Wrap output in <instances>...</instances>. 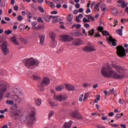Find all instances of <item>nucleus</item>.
<instances>
[{
	"label": "nucleus",
	"mask_w": 128,
	"mask_h": 128,
	"mask_svg": "<svg viewBox=\"0 0 128 128\" xmlns=\"http://www.w3.org/2000/svg\"><path fill=\"white\" fill-rule=\"evenodd\" d=\"M100 73L102 76L104 78H115L116 80H122L124 78V76L120 75L116 72L112 70L110 66H108V67L104 68V66L102 67Z\"/></svg>",
	"instance_id": "nucleus-1"
},
{
	"label": "nucleus",
	"mask_w": 128,
	"mask_h": 128,
	"mask_svg": "<svg viewBox=\"0 0 128 128\" xmlns=\"http://www.w3.org/2000/svg\"><path fill=\"white\" fill-rule=\"evenodd\" d=\"M25 64L28 68L32 69V66H38V62L34 58H30L25 60Z\"/></svg>",
	"instance_id": "nucleus-2"
},
{
	"label": "nucleus",
	"mask_w": 128,
	"mask_h": 128,
	"mask_svg": "<svg viewBox=\"0 0 128 128\" xmlns=\"http://www.w3.org/2000/svg\"><path fill=\"white\" fill-rule=\"evenodd\" d=\"M116 54L120 58H124L126 56V50L122 46H118L116 47Z\"/></svg>",
	"instance_id": "nucleus-3"
},
{
	"label": "nucleus",
	"mask_w": 128,
	"mask_h": 128,
	"mask_svg": "<svg viewBox=\"0 0 128 128\" xmlns=\"http://www.w3.org/2000/svg\"><path fill=\"white\" fill-rule=\"evenodd\" d=\"M0 48L4 56H8L10 54V49L8 48V42H6L0 45Z\"/></svg>",
	"instance_id": "nucleus-4"
},
{
	"label": "nucleus",
	"mask_w": 128,
	"mask_h": 128,
	"mask_svg": "<svg viewBox=\"0 0 128 128\" xmlns=\"http://www.w3.org/2000/svg\"><path fill=\"white\" fill-rule=\"evenodd\" d=\"M27 118L28 125L32 126L34 120H36V113L34 112V111L32 112L30 114V115L28 116Z\"/></svg>",
	"instance_id": "nucleus-5"
},
{
	"label": "nucleus",
	"mask_w": 128,
	"mask_h": 128,
	"mask_svg": "<svg viewBox=\"0 0 128 128\" xmlns=\"http://www.w3.org/2000/svg\"><path fill=\"white\" fill-rule=\"evenodd\" d=\"M60 40L64 42H70V40H74V38L68 35H62L60 36Z\"/></svg>",
	"instance_id": "nucleus-6"
},
{
	"label": "nucleus",
	"mask_w": 128,
	"mask_h": 128,
	"mask_svg": "<svg viewBox=\"0 0 128 128\" xmlns=\"http://www.w3.org/2000/svg\"><path fill=\"white\" fill-rule=\"evenodd\" d=\"M20 110H18L16 112H12L10 113V116L14 118V120H18L20 116Z\"/></svg>",
	"instance_id": "nucleus-7"
},
{
	"label": "nucleus",
	"mask_w": 128,
	"mask_h": 128,
	"mask_svg": "<svg viewBox=\"0 0 128 128\" xmlns=\"http://www.w3.org/2000/svg\"><path fill=\"white\" fill-rule=\"evenodd\" d=\"M0 102L2 100V98L4 96V92L6 91V86L4 84H2L0 85Z\"/></svg>",
	"instance_id": "nucleus-8"
},
{
	"label": "nucleus",
	"mask_w": 128,
	"mask_h": 128,
	"mask_svg": "<svg viewBox=\"0 0 128 128\" xmlns=\"http://www.w3.org/2000/svg\"><path fill=\"white\" fill-rule=\"evenodd\" d=\"M112 68H114L116 72L119 74H122V72H124V68L120 66H118L116 64H112Z\"/></svg>",
	"instance_id": "nucleus-9"
},
{
	"label": "nucleus",
	"mask_w": 128,
	"mask_h": 128,
	"mask_svg": "<svg viewBox=\"0 0 128 128\" xmlns=\"http://www.w3.org/2000/svg\"><path fill=\"white\" fill-rule=\"evenodd\" d=\"M70 116L74 118H78V120H81V118H82V115H80V114L78 112L77 110H74V112H72Z\"/></svg>",
	"instance_id": "nucleus-10"
},
{
	"label": "nucleus",
	"mask_w": 128,
	"mask_h": 128,
	"mask_svg": "<svg viewBox=\"0 0 128 128\" xmlns=\"http://www.w3.org/2000/svg\"><path fill=\"white\" fill-rule=\"evenodd\" d=\"M10 98L16 104H20V102H22V99L16 95L11 96Z\"/></svg>",
	"instance_id": "nucleus-11"
},
{
	"label": "nucleus",
	"mask_w": 128,
	"mask_h": 128,
	"mask_svg": "<svg viewBox=\"0 0 128 128\" xmlns=\"http://www.w3.org/2000/svg\"><path fill=\"white\" fill-rule=\"evenodd\" d=\"M82 50L84 52H96V50L94 46H85L84 48H82Z\"/></svg>",
	"instance_id": "nucleus-12"
},
{
	"label": "nucleus",
	"mask_w": 128,
	"mask_h": 128,
	"mask_svg": "<svg viewBox=\"0 0 128 128\" xmlns=\"http://www.w3.org/2000/svg\"><path fill=\"white\" fill-rule=\"evenodd\" d=\"M41 84L42 86H47L50 84V78L48 77H44L41 82Z\"/></svg>",
	"instance_id": "nucleus-13"
},
{
	"label": "nucleus",
	"mask_w": 128,
	"mask_h": 128,
	"mask_svg": "<svg viewBox=\"0 0 128 128\" xmlns=\"http://www.w3.org/2000/svg\"><path fill=\"white\" fill-rule=\"evenodd\" d=\"M54 100H58V102H62V100H66V97L64 96H56V95L54 96Z\"/></svg>",
	"instance_id": "nucleus-14"
},
{
	"label": "nucleus",
	"mask_w": 128,
	"mask_h": 128,
	"mask_svg": "<svg viewBox=\"0 0 128 128\" xmlns=\"http://www.w3.org/2000/svg\"><path fill=\"white\" fill-rule=\"evenodd\" d=\"M13 92L14 94H15L18 96H21L22 94V92L20 91V88H16V86H15L13 88Z\"/></svg>",
	"instance_id": "nucleus-15"
},
{
	"label": "nucleus",
	"mask_w": 128,
	"mask_h": 128,
	"mask_svg": "<svg viewBox=\"0 0 128 128\" xmlns=\"http://www.w3.org/2000/svg\"><path fill=\"white\" fill-rule=\"evenodd\" d=\"M72 120H70L69 122H65L63 124L62 128H72Z\"/></svg>",
	"instance_id": "nucleus-16"
},
{
	"label": "nucleus",
	"mask_w": 128,
	"mask_h": 128,
	"mask_svg": "<svg viewBox=\"0 0 128 128\" xmlns=\"http://www.w3.org/2000/svg\"><path fill=\"white\" fill-rule=\"evenodd\" d=\"M82 44V41L80 38L76 39L72 43L74 46H80V44Z\"/></svg>",
	"instance_id": "nucleus-17"
},
{
	"label": "nucleus",
	"mask_w": 128,
	"mask_h": 128,
	"mask_svg": "<svg viewBox=\"0 0 128 128\" xmlns=\"http://www.w3.org/2000/svg\"><path fill=\"white\" fill-rule=\"evenodd\" d=\"M71 34L74 36H80L82 34V33L76 30H73L71 32Z\"/></svg>",
	"instance_id": "nucleus-18"
},
{
	"label": "nucleus",
	"mask_w": 128,
	"mask_h": 128,
	"mask_svg": "<svg viewBox=\"0 0 128 128\" xmlns=\"http://www.w3.org/2000/svg\"><path fill=\"white\" fill-rule=\"evenodd\" d=\"M38 38L40 40V43L42 44H42H44V38L46 37L44 35L40 34L38 36Z\"/></svg>",
	"instance_id": "nucleus-19"
},
{
	"label": "nucleus",
	"mask_w": 128,
	"mask_h": 128,
	"mask_svg": "<svg viewBox=\"0 0 128 128\" xmlns=\"http://www.w3.org/2000/svg\"><path fill=\"white\" fill-rule=\"evenodd\" d=\"M28 28V26H26V25L24 24H20L18 26V30L20 32H22V30H26Z\"/></svg>",
	"instance_id": "nucleus-20"
},
{
	"label": "nucleus",
	"mask_w": 128,
	"mask_h": 128,
	"mask_svg": "<svg viewBox=\"0 0 128 128\" xmlns=\"http://www.w3.org/2000/svg\"><path fill=\"white\" fill-rule=\"evenodd\" d=\"M65 86L68 90H74V86H72L70 84H65Z\"/></svg>",
	"instance_id": "nucleus-21"
},
{
	"label": "nucleus",
	"mask_w": 128,
	"mask_h": 128,
	"mask_svg": "<svg viewBox=\"0 0 128 128\" xmlns=\"http://www.w3.org/2000/svg\"><path fill=\"white\" fill-rule=\"evenodd\" d=\"M10 42H14V44H16V46H18L20 44L16 40V36H13L10 38Z\"/></svg>",
	"instance_id": "nucleus-22"
},
{
	"label": "nucleus",
	"mask_w": 128,
	"mask_h": 128,
	"mask_svg": "<svg viewBox=\"0 0 128 128\" xmlns=\"http://www.w3.org/2000/svg\"><path fill=\"white\" fill-rule=\"evenodd\" d=\"M64 88V85H60V86H56L55 90L58 92H60L61 90H62Z\"/></svg>",
	"instance_id": "nucleus-23"
},
{
	"label": "nucleus",
	"mask_w": 128,
	"mask_h": 128,
	"mask_svg": "<svg viewBox=\"0 0 128 128\" xmlns=\"http://www.w3.org/2000/svg\"><path fill=\"white\" fill-rule=\"evenodd\" d=\"M44 30V25L42 24H38L36 28V30Z\"/></svg>",
	"instance_id": "nucleus-24"
},
{
	"label": "nucleus",
	"mask_w": 128,
	"mask_h": 128,
	"mask_svg": "<svg viewBox=\"0 0 128 128\" xmlns=\"http://www.w3.org/2000/svg\"><path fill=\"white\" fill-rule=\"evenodd\" d=\"M111 12H112V14H114V16H116L118 14V10H116V8H112Z\"/></svg>",
	"instance_id": "nucleus-25"
},
{
	"label": "nucleus",
	"mask_w": 128,
	"mask_h": 128,
	"mask_svg": "<svg viewBox=\"0 0 128 128\" xmlns=\"http://www.w3.org/2000/svg\"><path fill=\"white\" fill-rule=\"evenodd\" d=\"M43 18L46 20V22H50L52 19L50 18V16L48 15H45L43 16Z\"/></svg>",
	"instance_id": "nucleus-26"
},
{
	"label": "nucleus",
	"mask_w": 128,
	"mask_h": 128,
	"mask_svg": "<svg viewBox=\"0 0 128 128\" xmlns=\"http://www.w3.org/2000/svg\"><path fill=\"white\" fill-rule=\"evenodd\" d=\"M46 4H47L49 6H50V8H53L54 6V3L53 2H50V1H47L46 0H45Z\"/></svg>",
	"instance_id": "nucleus-27"
},
{
	"label": "nucleus",
	"mask_w": 128,
	"mask_h": 128,
	"mask_svg": "<svg viewBox=\"0 0 128 128\" xmlns=\"http://www.w3.org/2000/svg\"><path fill=\"white\" fill-rule=\"evenodd\" d=\"M74 18V16L72 14H69L68 16H67V20L70 22H71L72 20V18Z\"/></svg>",
	"instance_id": "nucleus-28"
},
{
	"label": "nucleus",
	"mask_w": 128,
	"mask_h": 128,
	"mask_svg": "<svg viewBox=\"0 0 128 128\" xmlns=\"http://www.w3.org/2000/svg\"><path fill=\"white\" fill-rule=\"evenodd\" d=\"M26 15L28 18H29V20H28V22H30V18H32V12H27Z\"/></svg>",
	"instance_id": "nucleus-29"
},
{
	"label": "nucleus",
	"mask_w": 128,
	"mask_h": 128,
	"mask_svg": "<svg viewBox=\"0 0 128 128\" xmlns=\"http://www.w3.org/2000/svg\"><path fill=\"white\" fill-rule=\"evenodd\" d=\"M107 40L108 41V43L109 44H112V36H110L108 38V37L106 38Z\"/></svg>",
	"instance_id": "nucleus-30"
},
{
	"label": "nucleus",
	"mask_w": 128,
	"mask_h": 128,
	"mask_svg": "<svg viewBox=\"0 0 128 128\" xmlns=\"http://www.w3.org/2000/svg\"><path fill=\"white\" fill-rule=\"evenodd\" d=\"M94 29L92 28L88 32V36H94Z\"/></svg>",
	"instance_id": "nucleus-31"
},
{
	"label": "nucleus",
	"mask_w": 128,
	"mask_h": 128,
	"mask_svg": "<svg viewBox=\"0 0 128 128\" xmlns=\"http://www.w3.org/2000/svg\"><path fill=\"white\" fill-rule=\"evenodd\" d=\"M41 104H42V100L37 99L36 100V106H40Z\"/></svg>",
	"instance_id": "nucleus-32"
},
{
	"label": "nucleus",
	"mask_w": 128,
	"mask_h": 128,
	"mask_svg": "<svg viewBox=\"0 0 128 128\" xmlns=\"http://www.w3.org/2000/svg\"><path fill=\"white\" fill-rule=\"evenodd\" d=\"M32 28L33 30H36L37 27L36 26L38 24V22H32Z\"/></svg>",
	"instance_id": "nucleus-33"
},
{
	"label": "nucleus",
	"mask_w": 128,
	"mask_h": 128,
	"mask_svg": "<svg viewBox=\"0 0 128 128\" xmlns=\"http://www.w3.org/2000/svg\"><path fill=\"white\" fill-rule=\"evenodd\" d=\"M114 92H116V91L114 90V88L110 89L108 92V94H114Z\"/></svg>",
	"instance_id": "nucleus-34"
},
{
	"label": "nucleus",
	"mask_w": 128,
	"mask_h": 128,
	"mask_svg": "<svg viewBox=\"0 0 128 128\" xmlns=\"http://www.w3.org/2000/svg\"><path fill=\"white\" fill-rule=\"evenodd\" d=\"M50 37L51 38L52 40H54L56 34L54 33H51L49 34Z\"/></svg>",
	"instance_id": "nucleus-35"
},
{
	"label": "nucleus",
	"mask_w": 128,
	"mask_h": 128,
	"mask_svg": "<svg viewBox=\"0 0 128 128\" xmlns=\"http://www.w3.org/2000/svg\"><path fill=\"white\" fill-rule=\"evenodd\" d=\"M116 32L118 34H119V36H122V29L116 30Z\"/></svg>",
	"instance_id": "nucleus-36"
},
{
	"label": "nucleus",
	"mask_w": 128,
	"mask_h": 128,
	"mask_svg": "<svg viewBox=\"0 0 128 128\" xmlns=\"http://www.w3.org/2000/svg\"><path fill=\"white\" fill-rule=\"evenodd\" d=\"M51 44L52 48H56V44H58V43H56V40H52Z\"/></svg>",
	"instance_id": "nucleus-37"
},
{
	"label": "nucleus",
	"mask_w": 128,
	"mask_h": 128,
	"mask_svg": "<svg viewBox=\"0 0 128 128\" xmlns=\"http://www.w3.org/2000/svg\"><path fill=\"white\" fill-rule=\"evenodd\" d=\"M49 104L51 106H58V104H56L54 102L50 101V100H49Z\"/></svg>",
	"instance_id": "nucleus-38"
},
{
	"label": "nucleus",
	"mask_w": 128,
	"mask_h": 128,
	"mask_svg": "<svg viewBox=\"0 0 128 128\" xmlns=\"http://www.w3.org/2000/svg\"><path fill=\"white\" fill-rule=\"evenodd\" d=\"M102 34H103V36H110V33H108V31H103L102 32Z\"/></svg>",
	"instance_id": "nucleus-39"
},
{
	"label": "nucleus",
	"mask_w": 128,
	"mask_h": 128,
	"mask_svg": "<svg viewBox=\"0 0 128 128\" xmlns=\"http://www.w3.org/2000/svg\"><path fill=\"white\" fill-rule=\"evenodd\" d=\"M32 78L34 80H39L40 76H38V74H33Z\"/></svg>",
	"instance_id": "nucleus-40"
},
{
	"label": "nucleus",
	"mask_w": 128,
	"mask_h": 128,
	"mask_svg": "<svg viewBox=\"0 0 128 128\" xmlns=\"http://www.w3.org/2000/svg\"><path fill=\"white\" fill-rule=\"evenodd\" d=\"M6 104H10L12 106L14 104V102H13V100H6Z\"/></svg>",
	"instance_id": "nucleus-41"
},
{
	"label": "nucleus",
	"mask_w": 128,
	"mask_h": 128,
	"mask_svg": "<svg viewBox=\"0 0 128 128\" xmlns=\"http://www.w3.org/2000/svg\"><path fill=\"white\" fill-rule=\"evenodd\" d=\"M54 111L52 110L50 111L48 114V118H50L52 116H54Z\"/></svg>",
	"instance_id": "nucleus-42"
},
{
	"label": "nucleus",
	"mask_w": 128,
	"mask_h": 128,
	"mask_svg": "<svg viewBox=\"0 0 128 128\" xmlns=\"http://www.w3.org/2000/svg\"><path fill=\"white\" fill-rule=\"evenodd\" d=\"M17 20L18 22H22V20H24V18L22 17V16L19 15L17 17Z\"/></svg>",
	"instance_id": "nucleus-43"
},
{
	"label": "nucleus",
	"mask_w": 128,
	"mask_h": 128,
	"mask_svg": "<svg viewBox=\"0 0 128 128\" xmlns=\"http://www.w3.org/2000/svg\"><path fill=\"white\" fill-rule=\"evenodd\" d=\"M38 9L39 10L40 12H44V10L42 6H38Z\"/></svg>",
	"instance_id": "nucleus-44"
},
{
	"label": "nucleus",
	"mask_w": 128,
	"mask_h": 128,
	"mask_svg": "<svg viewBox=\"0 0 128 128\" xmlns=\"http://www.w3.org/2000/svg\"><path fill=\"white\" fill-rule=\"evenodd\" d=\"M82 22L84 23H86V22H90V19H86V18H84L82 19Z\"/></svg>",
	"instance_id": "nucleus-45"
},
{
	"label": "nucleus",
	"mask_w": 128,
	"mask_h": 128,
	"mask_svg": "<svg viewBox=\"0 0 128 128\" xmlns=\"http://www.w3.org/2000/svg\"><path fill=\"white\" fill-rule=\"evenodd\" d=\"M116 39L113 38L112 40V45L113 46H116Z\"/></svg>",
	"instance_id": "nucleus-46"
},
{
	"label": "nucleus",
	"mask_w": 128,
	"mask_h": 128,
	"mask_svg": "<svg viewBox=\"0 0 128 128\" xmlns=\"http://www.w3.org/2000/svg\"><path fill=\"white\" fill-rule=\"evenodd\" d=\"M20 42H24V44H26L28 42V40H26L24 39V38H20Z\"/></svg>",
	"instance_id": "nucleus-47"
},
{
	"label": "nucleus",
	"mask_w": 128,
	"mask_h": 128,
	"mask_svg": "<svg viewBox=\"0 0 128 128\" xmlns=\"http://www.w3.org/2000/svg\"><path fill=\"white\" fill-rule=\"evenodd\" d=\"M44 85L42 84V83H40V89L41 92H44Z\"/></svg>",
	"instance_id": "nucleus-48"
},
{
	"label": "nucleus",
	"mask_w": 128,
	"mask_h": 128,
	"mask_svg": "<svg viewBox=\"0 0 128 128\" xmlns=\"http://www.w3.org/2000/svg\"><path fill=\"white\" fill-rule=\"evenodd\" d=\"M12 32V31L10 30L4 31L5 34H10Z\"/></svg>",
	"instance_id": "nucleus-49"
},
{
	"label": "nucleus",
	"mask_w": 128,
	"mask_h": 128,
	"mask_svg": "<svg viewBox=\"0 0 128 128\" xmlns=\"http://www.w3.org/2000/svg\"><path fill=\"white\" fill-rule=\"evenodd\" d=\"M88 93H86L84 95V98L83 99L84 102H86V98H88Z\"/></svg>",
	"instance_id": "nucleus-50"
},
{
	"label": "nucleus",
	"mask_w": 128,
	"mask_h": 128,
	"mask_svg": "<svg viewBox=\"0 0 128 128\" xmlns=\"http://www.w3.org/2000/svg\"><path fill=\"white\" fill-rule=\"evenodd\" d=\"M38 22H42V24H44V20H42V17H39L38 18Z\"/></svg>",
	"instance_id": "nucleus-51"
},
{
	"label": "nucleus",
	"mask_w": 128,
	"mask_h": 128,
	"mask_svg": "<svg viewBox=\"0 0 128 128\" xmlns=\"http://www.w3.org/2000/svg\"><path fill=\"white\" fill-rule=\"evenodd\" d=\"M98 30L100 32H103L102 30H104V28L100 26H98Z\"/></svg>",
	"instance_id": "nucleus-52"
},
{
	"label": "nucleus",
	"mask_w": 128,
	"mask_h": 128,
	"mask_svg": "<svg viewBox=\"0 0 128 128\" xmlns=\"http://www.w3.org/2000/svg\"><path fill=\"white\" fill-rule=\"evenodd\" d=\"M126 6V2L124 0L122 4V8H124Z\"/></svg>",
	"instance_id": "nucleus-53"
},
{
	"label": "nucleus",
	"mask_w": 128,
	"mask_h": 128,
	"mask_svg": "<svg viewBox=\"0 0 128 128\" xmlns=\"http://www.w3.org/2000/svg\"><path fill=\"white\" fill-rule=\"evenodd\" d=\"M84 98V94H82L78 98L79 102H82V98Z\"/></svg>",
	"instance_id": "nucleus-54"
},
{
	"label": "nucleus",
	"mask_w": 128,
	"mask_h": 128,
	"mask_svg": "<svg viewBox=\"0 0 128 128\" xmlns=\"http://www.w3.org/2000/svg\"><path fill=\"white\" fill-rule=\"evenodd\" d=\"M121 118L122 116L120 114H117L115 116L116 120H118V118Z\"/></svg>",
	"instance_id": "nucleus-55"
},
{
	"label": "nucleus",
	"mask_w": 128,
	"mask_h": 128,
	"mask_svg": "<svg viewBox=\"0 0 128 128\" xmlns=\"http://www.w3.org/2000/svg\"><path fill=\"white\" fill-rule=\"evenodd\" d=\"M94 38H100V32H98L97 34H96L94 36Z\"/></svg>",
	"instance_id": "nucleus-56"
},
{
	"label": "nucleus",
	"mask_w": 128,
	"mask_h": 128,
	"mask_svg": "<svg viewBox=\"0 0 128 128\" xmlns=\"http://www.w3.org/2000/svg\"><path fill=\"white\" fill-rule=\"evenodd\" d=\"M84 28H90V24H84Z\"/></svg>",
	"instance_id": "nucleus-57"
},
{
	"label": "nucleus",
	"mask_w": 128,
	"mask_h": 128,
	"mask_svg": "<svg viewBox=\"0 0 128 128\" xmlns=\"http://www.w3.org/2000/svg\"><path fill=\"white\" fill-rule=\"evenodd\" d=\"M14 10L16 11L18 10V6L15 5L14 6Z\"/></svg>",
	"instance_id": "nucleus-58"
},
{
	"label": "nucleus",
	"mask_w": 128,
	"mask_h": 128,
	"mask_svg": "<svg viewBox=\"0 0 128 128\" xmlns=\"http://www.w3.org/2000/svg\"><path fill=\"white\" fill-rule=\"evenodd\" d=\"M78 10L76 9L73 11V14H78Z\"/></svg>",
	"instance_id": "nucleus-59"
},
{
	"label": "nucleus",
	"mask_w": 128,
	"mask_h": 128,
	"mask_svg": "<svg viewBox=\"0 0 128 128\" xmlns=\"http://www.w3.org/2000/svg\"><path fill=\"white\" fill-rule=\"evenodd\" d=\"M80 4H75V8H80Z\"/></svg>",
	"instance_id": "nucleus-60"
},
{
	"label": "nucleus",
	"mask_w": 128,
	"mask_h": 128,
	"mask_svg": "<svg viewBox=\"0 0 128 128\" xmlns=\"http://www.w3.org/2000/svg\"><path fill=\"white\" fill-rule=\"evenodd\" d=\"M114 114V113L113 112H110L108 114V116H112Z\"/></svg>",
	"instance_id": "nucleus-61"
},
{
	"label": "nucleus",
	"mask_w": 128,
	"mask_h": 128,
	"mask_svg": "<svg viewBox=\"0 0 128 128\" xmlns=\"http://www.w3.org/2000/svg\"><path fill=\"white\" fill-rule=\"evenodd\" d=\"M58 14V11H56V10L51 12L52 14Z\"/></svg>",
	"instance_id": "nucleus-62"
},
{
	"label": "nucleus",
	"mask_w": 128,
	"mask_h": 128,
	"mask_svg": "<svg viewBox=\"0 0 128 128\" xmlns=\"http://www.w3.org/2000/svg\"><path fill=\"white\" fill-rule=\"evenodd\" d=\"M76 20L77 22H80V18H78V16H76Z\"/></svg>",
	"instance_id": "nucleus-63"
},
{
	"label": "nucleus",
	"mask_w": 128,
	"mask_h": 128,
	"mask_svg": "<svg viewBox=\"0 0 128 128\" xmlns=\"http://www.w3.org/2000/svg\"><path fill=\"white\" fill-rule=\"evenodd\" d=\"M52 22H58V20L56 18H55V19H53L52 20Z\"/></svg>",
	"instance_id": "nucleus-64"
}]
</instances>
